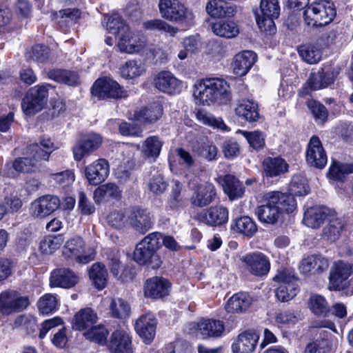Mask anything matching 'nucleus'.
<instances>
[{
  "instance_id": "10",
  "label": "nucleus",
  "mask_w": 353,
  "mask_h": 353,
  "mask_svg": "<svg viewBox=\"0 0 353 353\" xmlns=\"http://www.w3.org/2000/svg\"><path fill=\"white\" fill-rule=\"evenodd\" d=\"M29 304L28 297L21 296L15 290H6L0 294V312L3 315L20 312Z\"/></svg>"
},
{
  "instance_id": "51",
  "label": "nucleus",
  "mask_w": 353,
  "mask_h": 353,
  "mask_svg": "<svg viewBox=\"0 0 353 353\" xmlns=\"http://www.w3.org/2000/svg\"><path fill=\"white\" fill-rule=\"evenodd\" d=\"M54 148V143L50 139L43 138L40 141V145L38 144L31 145L28 148V150L31 153H35L41 160L48 161Z\"/></svg>"
},
{
  "instance_id": "18",
  "label": "nucleus",
  "mask_w": 353,
  "mask_h": 353,
  "mask_svg": "<svg viewBox=\"0 0 353 353\" xmlns=\"http://www.w3.org/2000/svg\"><path fill=\"white\" fill-rule=\"evenodd\" d=\"M60 206V200L56 196L45 195L35 199L30 206V214L35 218H44Z\"/></svg>"
},
{
  "instance_id": "39",
  "label": "nucleus",
  "mask_w": 353,
  "mask_h": 353,
  "mask_svg": "<svg viewBox=\"0 0 353 353\" xmlns=\"http://www.w3.org/2000/svg\"><path fill=\"white\" fill-rule=\"evenodd\" d=\"M31 157L17 158L13 162V168L19 172L29 173L37 171L40 165L41 161L35 153H31L28 150Z\"/></svg>"
},
{
  "instance_id": "4",
  "label": "nucleus",
  "mask_w": 353,
  "mask_h": 353,
  "mask_svg": "<svg viewBox=\"0 0 353 353\" xmlns=\"http://www.w3.org/2000/svg\"><path fill=\"white\" fill-rule=\"evenodd\" d=\"M159 12L163 18L184 26H190L194 18L192 12L179 0H160Z\"/></svg>"
},
{
  "instance_id": "23",
  "label": "nucleus",
  "mask_w": 353,
  "mask_h": 353,
  "mask_svg": "<svg viewBox=\"0 0 353 353\" xmlns=\"http://www.w3.org/2000/svg\"><path fill=\"white\" fill-rule=\"evenodd\" d=\"M259 335L255 332H244L237 336L231 348L233 353H252L256 346Z\"/></svg>"
},
{
  "instance_id": "27",
  "label": "nucleus",
  "mask_w": 353,
  "mask_h": 353,
  "mask_svg": "<svg viewBox=\"0 0 353 353\" xmlns=\"http://www.w3.org/2000/svg\"><path fill=\"white\" fill-rule=\"evenodd\" d=\"M256 59V54L250 50L236 54L232 63L233 72L239 77L246 74L255 63Z\"/></svg>"
},
{
  "instance_id": "44",
  "label": "nucleus",
  "mask_w": 353,
  "mask_h": 353,
  "mask_svg": "<svg viewBox=\"0 0 353 353\" xmlns=\"http://www.w3.org/2000/svg\"><path fill=\"white\" fill-rule=\"evenodd\" d=\"M163 114L161 105L158 103H154L148 108L140 110L135 117L137 121L142 123H152L157 121Z\"/></svg>"
},
{
  "instance_id": "59",
  "label": "nucleus",
  "mask_w": 353,
  "mask_h": 353,
  "mask_svg": "<svg viewBox=\"0 0 353 353\" xmlns=\"http://www.w3.org/2000/svg\"><path fill=\"white\" fill-rule=\"evenodd\" d=\"M196 117L198 121L203 124L208 125L224 131L228 130L227 125L223 123L221 119L215 118L213 115L205 111L201 110H198L196 114Z\"/></svg>"
},
{
  "instance_id": "33",
  "label": "nucleus",
  "mask_w": 353,
  "mask_h": 353,
  "mask_svg": "<svg viewBox=\"0 0 353 353\" xmlns=\"http://www.w3.org/2000/svg\"><path fill=\"white\" fill-rule=\"evenodd\" d=\"M128 223L135 230L145 233L152 226V221L149 213L143 210H136L131 212Z\"/></svg>"
},
{
  "instance_id": "56",
  "label": "nucleus",
  "mask_w": 353,
  "mask_h": 353,
  "mask_svg": "<svg viewBox=\"0 0 353 353\" xmlns=\"http://www.w3.org/2000/svg\"><path fill=\"white\" fill-rule=\"evenodd\" d=\"M309 307L312 312L317 316H326L330 311L325 299L319 294H313L310 296Z\"/></svg>"
},
{
  "instance_id": "29",
  "label": "nucleus",
  "mask_w": 353,
  "mask_h": 353,
  "mask_svg": "<svg viewBox=\"0 0 353 353\" xmlns=\"http://www.w3.org/2000/svg\"><path fill=\"white\" fill-rule=\"evenodd\" d=\"M109 349L112 353H132L129 334L123 330L114 331L110 336Z\"/></svg>"
},
{
  "instance_id": "2",
  "label": "nucleus",
  "mask_w": 353,
  "mask_h": 353,
  "mask_svg": "<svg viewBox=\"0 0 353 353\" xmlns=\"http://www.w3.org/2000/svg\"><path fill=\"white\" fill-rule=\"evenodd\" d=\"M230 86L220 78H206L194 85V97L200 103L210 105L230 101Z\"/></svg>"
},
{
  "instance_id": "31",
  "label": "nucleus",
  "mask_w": 353,
  "mask_h": 353,
  "mask_svg": "<svg viewBox=\"0 0 353 353\" xmlns=\"http://www.w3.org/2000/svg\"><path fill=\"white\" fill-rule=\"evenodd\" d=\"M97 320V313L92 309L86 307L76 313L72 321V327L77 330L85 332L94 326Z\"/></svg>"
},
{
  "instance_id": "55",
  "label": "nucleus",
  "mask_w": 353,
  "mask_h": 353,
  "mask_svg": "<svg viewBox=\"0 0 353 353\" xmlns=\"http://www.w3.org/2000/svg\"><path fill=\"white\" fill-rule=\"evenodd\" d=\"M145 29L150 30H158L168 33L173 36L178 32V28L173 27L162 19L149 20L143 23Z\"/></svg>"
},
{
  "instance_id": "45",
  "label": "nucleus",
  "mask_w": 353,
  "mask_h": 353,
  "mask_svg": "<svg viewBox=\"0 0 353 353\" xmlns=\"http://www.w3.org/2000/svg\"><path fill=\"white\" fill-rule=\"evenodd\" d=\"M163 141L157 136L148 137L143 143L141 152L146 158L155 160L160 154Z\"/></svg>"
},
{
  "instance_id": "37",
  "label": "nucleus",
  "mask_w": 353,
  "mask_h": 353,
  "mask_svg": "<svg viewBox=\"0 0 353 353\" xmlns=\"http://www.w3.org/2000/svg\"><path fill=\"white\" fill-rule=\"evenodd\" d=\"M213 33L220 37L232 39L239 34V28L233 21H219L212 25Z\"/></svg>"
},
{
  "instance_id": "3",
  "label": "nucleus",
  "mask_w": 353,
  "mask_h": 353,
  "mask_svg": "<svg viewBox=\"0 0 353 353\" xmlns=\"http://www.w3.org/2000/svg\"><path fill=\"white\" fill-rule=\"evenodd\" d=\"M162 234L152 232L142 239L134 251V259L139 264H148L152 269H157L161 265V261L157 250L161 245Z\"/></svg>"
},
{
  "instance_id": "47",
  "label": "nucleus",
  "mask_w": 353,
  "mask_h": 353,
  "mask_svg": "<svg viewBox=\"0 0 353 353\" xmlns=\"http://www.w3.org/2000/svg\"><path fill=\"white\" fill-rule=\"evenodd\" d=\"M332 214L333 212L330 215L327 225L323 230V237L330 241L339 239L343 227L342 221Z\"/></svg>"
},
{
  "instance_id": "42",
  "label": "nucleus",
  "mask_w": 353,
  "mask_h": 353,
  "mask_svg": "<svg viewBox=\"0 0 353 353\" xmlns=\"http://www.w3.org/2000/svg\"><path fill=\"white\" fill-rule=\"evenodd\" d=\"M263 169L268 176H276L288 170V164L284 159L279 157H268L263 160Z\"/></svg>"
},
{
  "instance_id": "40",
  "label": "nucleus",
  "mask_w": 353,
  "mask_h": 353,
  "mask_svg": "<svg viewBox=\"0 0 353 353\" xmlns=\"http://www.w3.org/2000/svg\"><path fill=\"white\" fill-rule=\"evenodd\" d=\"M49 79L57 82L68 85H77L80 82L79 74L74 72L67 70L54 69L48 72Z\"/></svg>"
},
{
  "instance_id": "17",
  "label": "nucleus",
  "mask_w": 353,
  "mask_h": 353,
  "mask_svg": "<svg viewBox=\"0 0 353 353\" xmlns=\"http://www.w3.org/2000/svg\"><path fill=\"white\" fill-rule=\"evenodd\" d=\"M306 161L310 166L322 169L327 161L326 152L321 141L316 136H312L307 144L305 152Z\"/></svg>"
},
{
  "instance_id": "61",
  "label": "nucleus",
  "mask_w": 353,
  "mask_h": 353,
  "mask_svg": "<svg viewBox=\"0 0 353 353\" xmlns=\"http://www.w3.org/2000/svg\"><path fill=\"white\" fill-rule=\"evenodd\" d=\"M239 132L246 139L252 148L258 150L264 146L265 136L262 132L259 131L248 132L245 130H239Z\"/></svg>"
},
{
  "instance_id": "12",
  "label": "nucleus",
  "mask_w": 353,
  "mask_h": 353,
  "mask_svg": "<svg viewBox=\"0 0 353 353\" xmlns=\"http://www.w3.org/2000/svg\"><path fill=\"white\" fill-rule=\"evenodd\" d=\"M222 321L212 319H201L196 322L188 325L190 332L195 334L203 339L210 337H219L224 331Z\"/></svg>"
},
{
  "instance_id": "35",
  "label": "nucleus",
  "mask_w": 353,
  "mask_h": 353,
  "mask_svg": "<svg viewBox=\"0 0 353 353\" xmlns=\"http://www.w3.org/2000/svg\"><path fill=\"white\" fill-rule=\"evenodd\" d=\"M81 17V11L77 8H65L51 14L52 19L60 27L74 24Z\"/></svg>"
},
{
  "instance_id": "52",
  "label": "nucleus",
  "mask_w": 353,
  "mask_h": 353,
  "mask_svg": "<svg viewBox=\"0 0 353 353\" xmlns=\"http://www.w3.org/2000/svg\"><path fill=\"white\" fill-rule=\"evenodd\" d=\"M109 309L111 315L118 319L127 317L130 312L129 304L121 298H113L110 301Z\"/></svg>"
},
{
  "instance_id": "57",
  "label": "nucleus",
  "mask_w": 353,
  "mask_h": 353,
  "mask_svg": "<svg viewBox=\"0 0 353 353\" xmlns=\"http://www.w3.org/2000/svg\"><path fill=\"white\" fill-rule=\"evenodd\" d=\"M83 335L87 339L105 344L108 335V330L102 325H94L84 332Z\"/></svg>"
},
{
  "instance_id": "19",
  "label": "nucleus",
  "mask_w": 353,
  "mask_h": 353,
  "mask_svg": "<svg viewBox=\"0 0 353 353\" xmlns=\"http://www.w3.org/2000/svg\"><path fill=\"white\" fill-rule=\"evenodd\" d=\"M152 83L159 91L168 94L179 93L182 88L181 81L167 70L157 73Z\"/></svg>"
},
{
  "instance_id": "46",
  "label": "nucleus",
  "mask_w": 353,
  "mask_h": 353,
  "mask_svg": "<svg viewBox=\"0 0 353 353\" xmlns=\"http://www.w3.org/2000/svg\"><path fill=\"white\" fill-rule=\"evenodd\" d=\"M106 30L110 34L119 37L129 28L121 19L118 13H112L111 15L104 17Z\"/></svg>"
},
{
  "instance_id": "6",
  "label": "nucleus",
  "mask_w": 353,
  "mask_h": 353,
  "mask_svg": "<svg viewBox=\"0 0 353 353\" xmlns=\"http://www.w3.org/2000/svg\"><path fill=\"white\" fill-rule=\"evenodd\" d=\"M261 14H256V21L260 30L268 34L276 33L274 19L279 17L280 6L278 0H261Z\"/></svg>"
},
{
  "instance_id": "21",
  "label": "nucleus",
  "mask_w": 353,
  "mask_h": 353,
  "mask_svg": "<svg viewBox=\"0 0 353 353\" xmlns=\"http://www.w3.org/2000/svg\"><path fill=\"white\" fill-rule=\"evenodd\" d=\"M157 321L154 314L148 312L139 316L135 323V330L145 343H150L156 334Z\"/></svg>"
},
{
  "instance_id": "43",
  "label": "nucleus",
  "mask_w": 353,
  "mask_h": 353,
  "mask_svg": "<svg viewBox=\"0 0 353 353\" xmlns=\"http://www.w3.org/2000/svg\"><path fill=\"white\" fill-rule=\"evenodd\" d=\"M89 276L98 290H103L107 284L108 277L105 265L101 263L92 264L89 270Z\"/></svg>"
},
{
  "instance_id": "49",
  "label": "nucleus",
  "mask_w": 353,
  "mask_h": 353,
  "mask_svg": "<svg viewBox=\"0 0 353 353\" xmlns=\"http://www.w3.org/2000/svg\"><path fill=\"white\" fill-rule=\"evenodd\" d=\"M233 229L236 232L248 237L252 236L257 231V227L254 221L247 216L236 219Z\"/></svg>"
},
{
  "instance_id": "5",
  "label": "nucleus",
  "mask_w": 353,
  "mask_h": 353,
  "mask_svg": "<svg viewBox=\"0 0 353 353\" xmlns=\"http://www.w3.org/2000/svg\"><path fill=\"white\" fill-rule=\"evenodd\" d=\"M188 186L192 192L190 201L194 207H205L215 199L216 195V188L211 183H202L199 181L198 177L194 176L188 182Z\"/></svg>"
},
{
  "instance_id": "54",
  "label": "nucleus",
  "mask_w": 353,
  "mask_h": 353,
  "mask_svg": "<svg viewBox=\"0 0 353 353\" xmlns=\"http://www.w3.org/2000/svg\"><path fill=\"white\" fill-rule=\"evenodd\" d=\"M26 57L29 61L44 63L50 57V49L43 45H35L26 52Z\"/></svg>"
},
{
  "instance_id": "60",
  "label": "nucleus",
  "mask_w": 353,
  "mask_h": 353,
  "mask_svg": "<svg viewBox=\"0 0 353 353\" xmlns=\"http://www.w3.org/2000/svg\"><path fill=\"white\" fill-rule=\"evenodd\" d=\"M353 172V164H342L334 162L330 168L328 176L333 179L341 180L345 174Z\"/></svg>"
},
{
  "instance_id": "41",
  "label": "nucleus",
  "mask_w": 353,
  "mask_h": 353,
  "mask_svg": "<svg viewBox=\"0 0 353 353\" xmlns=\"http://www.w3.org/2000/svg\"><path fill=\"white\" fill-rule=\"evenodd\" d=\"M223 190L230 200L239 199L244 194V188L238 179L231 174L223 179Z\"/></svg>"
},
{
  "instance_id": "64",
  "label": "nucleus",
  "mask_w": 353,
  "mask_h": 353,
  "mask_svg": "<svg viewBox=\"0 0 353 353\" xmlns=\"http://www.w3.org/2000/svg\"><path fill=\"white\" fill-rule=\"evenodd\" d=\"M307 106L318 122L323 123L326 121L328 112L323 104L316 101H310Z\"/></svg>"
},
{
  "instance_id": "15",
  "label": "nucleus",
  "mask_w": 353,
  "mask_h": 353,
  "mask_svg": "<svg viewBox=\"0 0 353 353\" xmlns=\"http://www.w3.org/2000/svg\"><path fill=\"white\" fill-rule=\"evenodd\" d=\"M117 46L122 52L139 53L147 47V39L142 34L132 32L128 28L119 37Z\"/></svg>"
},
{
  "instance_id": "24",
  "label": "nucleus",
  "mask_w": 353,
  "mask_h": 353,
  "mask_svg": "<svg viewBox=\"0 0 353 353\" xmlns=\"http://www.w3.org/2000/svg\"><path fill=\"white\" fill-rule=\"evenodd\" d=\"M79 276L72 270L61 268L54 270L50 277L51 287L71 288L79 282Z\"/></svg>"
},
{
  "instance_id": "20",
  "label": "nucleus",
  "mask_w": 353,
  "mask_h": 353,
  "mask_svg": "<svg viewBox=\"0 0 353 353\" xmlns=\"http://www.w3.org/2000/svg\"><path fill=\"white\" fill-rule=\"evenodd\" d=\"M110 165L105 159H99L89 164L85 169V176L90 185L101 183L108 176Z\"/></svg>"
},
{
  "instance_id": "38",
  "label": "nucleus",
  "mask_w": 353,
  "mask_h": 353,
  "mask_svg": "<svg viewBox=\"0 0 353 353\" xmlns=\"http://www.w3.org/2000/svg\"><path fill=\"white\" fill-rule=\"evenodd\" d=\"M119 187L112 183H108L98 187L94 192L93 199L96 203L108 201L110 199H117L121 196Z\"/></svg>"
},
{
  "instance_id": "1",
  "label": "nucleus",
  "mask_w": 353,
  "mask_h": 353,
  "mask_svg": "<svg viewBox=\"0 0 353 353\" xmlns=\"http://www.w3.org/2000/svg\"><path fill=\"white\" fill-rule=\"evenodd\" d=\"M265 204L257 207L256 214L262 223L274 224L282 211L292 212L296 208V201L290 195L280 192H270L263 196Z\"/></svg>"
},
{
  "instance_id": "13",
  "label": "nucleus",
  "mask_w": 353,
  "mask_h": 353,
  "mask_svg": "<svg viewBox=\"0 0 353 353\" xmlns=\"http://www.w3.org/2000/svg\"><path fill=\"white\" fill-rule=\"evenodd\" d=\"M241 261L245 270L255 276L266 275L270 269L268 257L260 252L248 253L241 258Z\"/></svg>"
},
{
  "instance_id": "58",
  "label": "nucleus",
  "mask_w": 353,
  "mask_h": 353,
  "mask_svg": "<svg viewBox=\"0 0 353 353\" xmlns=\"http://www.w3.org/2000/svg\"><path fill=\"white\" fill-rule=\"evenodd\" d=\"M58 300L56 296L52 294H46L38 301L39 311L45 314L56 311L58 309Z\"/></svg>"
},
{
  "instance_id": "25",
  "label": "nucleus",
  "mask_w": 353,
  "mask_h": 353,
  "mask_svg": "<svg viewBox=\"0 0 353 353\" xmlns=\"http://www.w3.org/2000/svg\"><path fill=\"white\" fill-rule=\"evenodd\" d=\"M329 267L328 260L321 255L313 254L305 256L301 261L300 271L305 274H319L327 270Z\"/></svg>"
},
{
  "instance_id": "32",
  "label": "nucleus",
  "mask_w": 353,
  "mask_h": 353,
  "mask_svg": "<svg viewBox=\"0 0 353 353\" xmlns=\"http://www.w3.org/2000/svg\"><path fill=\"white\" fill-rule=\"evenodd\" d=\"M236 115L248 122L256 121L260 117L258 103L250 99H241L235 108Z\"/></svg>"
},
{
  "instance_id": "16",
  "label": "nucleus",
  "mask_w": 353,
  "mask_h": 353,
  "mask_svg": "<svg viewBox=\"0 0 353 353\" xmlns=\"http://www.w3.org/2000/svg\"><path fill=\"white\" fill-rule=\"evenodd\" d=\"M92 93L102 99H119L126 97L125 91L117 81L111 79H97L92 88Z\"/></svg>"
},
{
  "instance_id": "53",
  "label": "nucleus",
  "mask_w": 353,
  "mask_h": 353,
  "mask_svg": "<svg viewBox=\"0 0 353 353\" xmlns=\"http://www.w3.org/2000/svg\"><path fill=\"white\" fill-rule=\"evenodd\" d=\"M172 183L170 194V203L172 207L176 208L183 204L186 201L187 197L183 184L177 180H173Z\"/></svg>"
},
{
  "instance_id": "50",
  "label": "nucleus",
  "mask_w": 353,
  "mask_h": 353,
  "mask_svg": "<svg viewBox=\"0 0 353 353\" xmlns=\"http://www.w3.org/2000/svg\"><path fill=\"white\" fill-rule=\"evenodd\" d=\"M290 194H285V195H290L294 198V196H305L309 192V187L307 181L305 177L299 175H294L289 185Z\"/></svg>"
},
{
  "instance_id": "48",
  "label": "nucleus",
  "mask_w": 353,
  "mask_h": 353,
  "mask_svg": "<svg viewBox=\"0 0 353 353\" xmlns=\"http://www.w3.org/2000/svg\"><path fill=\"white\" fill-rule=\"evenodd\" d=\"M299 54L305 62L310 64L318 63L322 56L319 47L314 44H305L300 46Z\"/></svg>"
},
{
  "instance_id": "8",
  "label": "nucleus",
  "mask_w": 353,
  "mask_h": 353,
  "mask_svg": "<svg viewBox=\"0 0 353 353\" xmlns=\"http://www.w3.org/2000/svg\"><path fill=\"white\" fill-rule=\"evenodd\" d=\"M48 84L38 85L29 90L21 103L26 114H34L43 108L48 101Z\"/></svg>"
},
{
  "instance_id": "11",
  "label": "nucleus",
  "mask_w": 353,
  "mask_h": 353,
  "mask_svg": "<svg viewBox=\"0 0 353 353\" xmlns=\"http://www.w3.org/2000/svg\"><path fill=\"white\" fill-rule=\"evenodd\" d=\"M66 258L74 259L81 263H88L94 258V252L92 249L85 250V243L79 236L71 238L66 241L62 250Z\"/></svg>"
},
{
  "instance_id": "36",
  "label": "nucleus",
  "mask_w": 353,
  "mask_h": 353,
  "mask_svg": "<svg viewBox=\"0 0 353 353\" xmlns=\"http://www.w3.org/2000/svg\"><path fill=\"white\" fill-rule=\"evenodd\" d=\"M252 303V299L248 294L239 292L229 299L226 305V310L231 313L244 312Z\"/></svg>"
},
{
  "instance_id": "28",
  "label": "nucleus",
  "mask_w": 353,
  "mask_h": 353,
  "mask_svg": "<svg viewBox=\"0 0 353 353\" xmlns=\"http://www.w3.org/2000/svg\"><path fill=\"white\" fill-rule=\"evenodd\" d=\"M331 213L332 211L325 207H312L305 212L303 222L307 227L317 228L326 219H329Z\"/></svg>"
},
{
  "instance_id": "7",
  "label": "nucleus",
  "mask_w": 353,
  "mask_h": 353,
  "mask_svg": "<svg viewBox=\"0 0 353 353\" xmlns=\"http://www.w3.org/2000/svg\"><path fill=\"white\" fill-rule=\"evenodd\" d=\"M336 15L334 9L323 3H314L303 12L305 24L311 27H319L330 23Z\"/></svg>"
},
{
  "instance_id": "26",
  "label": "nucleus",
  "mask_w": 353,
  "mask_h": 353,
  "mask_svg": "<svg viewBox=\"0 0 353 353\" xmlns=\"http://www.w3.org/2000/svg\"><path fill=\"white\" fill-rule=\"evenodd\" d=\"M169 282L164 279L152 277L148 279L144 285V295L148 298L159 299L168 294Z\"/></svg>"
},
{
  "instance_id": "22",
  "label": "nucleus",
  "mask_w": 353,
  "mask_h": 353,
  "mask_svg": "<svg viewBox=\"0 0 353 353\" xmlns=\"http://www.w3.org/2000/svg\"><path fill=\"white\" fill-rule=\"evenodd\" d=\"M319 337L310 342L305 348V353H330L336 348L338 341L330 332L321 330Z\"/></svg>"
},
{
  "instance_id": "30",
  "label": "nucleus",
  "mask_w": 353,
  "mask_h": 353,
  "mask_svg": "<svg viewBox=\"0 0 353 353\" xmlns=\"http://www.w3.org/2000/svg\"><path fill=\"white\" fill-rule=\"evenodd\" d=\"M228 210L222 205L209 208L203 214L201 221L210 226H219L228 222Z\"/></svg>"
},
{
  "instance_id": "9",
  "label": "nucleus",
  "mask_w": 353,
  "mask_h": 353,
  "mask_svg": "<svg viewBox=\"0 0 353 353\" xmlns=\"http://www.w3.org/2000/svg\"><path fill=\"white\" fill-rule=\"evenodd\" d=\"M274 279L278 283L275 294L279 301H289L299 292L298 280L289 271L283 270L279 272Z\"/></svg>"
},
{
  "instance_id": "34",
  "label": "nucleus",
  "mask_w": 353,
  "mask_h": 353,
  "mask_svg": "<svg viewBox=\"0 0 353 353\" xmlns=\"http://www.w3.org/2000/svg\"><path fill=\"white\" fill-rule=\"evenodd\" d=\"M146 70V64L142 60L134 59L125 62L120 68V72L123 78L133 79L143 75Z\"/></svg>"
},
{
  "instance_id": "14",
  "label": "nucleus",
  "mask_w": 353,
  "mask_h": 353,
  "mask_svg": "<svg viewBox=\"0 0 353 353\" xmlns=\"http://www.w3.org/2000/svg\"><path fill=\"white\" fill-rule=\"evenodd\" d=\"M350 276H352L351 280H353V265L343 262L336 263L329 276V289L335 291L344 290L350 284Z\"/></svg>"
},
{
  "instance_id": "62",
  "label": "nucleus",
  "mask_w": 353,
  "mask_h": 353,
  "mask_svg": "<svg viewBox=\"0 0 353 353\" xmlns=\"http://www.w3.org/2000/svg\"><path fill=\"white\" fill-rule=\"evenodd\" d=\"M168 183L163 176L160 173L154 174L148 181V188L154 194H163L167 189Z\"/></svg>"
},
{
  "instance_id": "63",
  "label": "nucleus",
  "mask_w": 353,
  "mask_h": 353,
  "mask_svg": "<svg viewBox=\"0 0 353 353\" xmlns=\"http://www.w3.org/2000/svg\"><path fill=\"white\" fill-rule=\"evenodd\" d=\"M62 242L59 236L49 235L46 236L40 243V250L46 254H51L57 250Z\"/></svg>"
}]
</instances>
